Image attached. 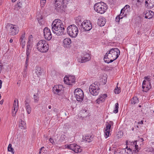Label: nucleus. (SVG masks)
Masks as SVG:
<instances>
[{
    "instance_id": "nucleus-1",
    "label": "nucleus",
    "mask_w": 154,
    "mask_h": 154,
    "mask_svg": "<svg viewBox=\"0 0 154 154\" xmlns=\"http://www.w3.org/2000/svg\"><path fill=\"white\" fill-rule=\"evenodd\" d=\"M120 54L119 49L117 48L111 49L105 55L104 60L105 62L109 63L116 60Z\"/></svg>"
},
{
    "instance_id": "nucleus-2",
    "label": "nucleus",
    "mask_w": 154,
    "mask_h": 154,
    "mask_svg": "<svg viewBox=\"0 0 154 154\" xmlns=\"http://www.w3.org/2000/svg\"><path fill=\"white\" fill-rule=\"evenodd\" d=\"M52 27L53 32L57 35H61L64 34V26L60 20H55L52 24Z\"/></svg>"
},
{
    "instance_id": "nucleus-3",
    "label": "nucleus",
    "mask_w": 154,
    "mask_h": 154,
    "mask_svg": "<svg viewBox=\"0 0 154 154\" xmlns=\"http://www.w3.org/2000/svg\"><path fill=\"white\" fill-rule=\"evenodd\" d=\"M94 8L96 11L101 14L104 13L108 8L107 5L103 2L96 3Z\"/></svg>"
},
{
    "instance_id": "nucleus-4",
    "label": "nucleus",
    "mask_w": 154,
    "mask_h": 154,
    "mask_svg": "<svg viewBox=\"0 0 154 154\" xmlns=\"http://www.w3.org/2000/svg\"><path fill=\"white\" fill-rule=\"evenodd\" d=\"M6 28L8 31V34L10 35L14 36L17 34L19 31V28L16 25L8 23Z\"/></svg>"
},
{
    "instance_id": "nucleus-5",
    "label": "nucleus",
    "mask_w": 154,
    "mask_h": 154,
    "mask_svg": "<svg viewBox=\"0 0 154 154\" xmlns=\"http://www.w3.org/2000/svg\"><path fill=\"white\" fill-rule=\"evenodd\" d=\"M49 46L46 41L44 40L38 42L37 45L38 50L41 52H46L49 49Z\"/></svg>"
},
{
    "instance_id": "nucleus-6",
    "label": "nucleus",
    "mask_w": 154,
    "mask_h": 154,
    "mask_svg": "<svg viewBox=\"0 0 154 154\" xmlns=\"http://www.w3.org/2000/svg\"><path fill=\"white\" fill-rule=\"evenodd\" d=\"M67 31L68 34L72 38L76 37L79 32L77 27L74 24L69 26L67 28Z\"/></svg>"
},
{
    "instance_id": "nucleus-7",
    "label": "nucleus",
    "mask_w": 154,
    "mask_h": 154,
    "mask_svg": "<svg viewBox=\"0 0 154 154\" xmlns=\"http://www.w3.org/2000/svg\"><path fill=\"white\" fill-rule=\"evenodd\" d=\"M99 84L97 83H95L91 85L89 88V91L90 93L94 96H96L99 93L100 88L99 87Z\"/></svg>"
},
{
    "instance_id": "nucleus-8",
    "label": "nucleus",
    "mask_w": 154,
    "mask_h": 154,
    "mask_svg": "<svg viewBox=\"0 0 154 154\" xmlns=\"http://www.w3.org/2000/svg\"><path fill=\"white\" fill-rule=\"evenodd\" d=\"M75 97L78 101H81L83 100L84 93L82 91L80 88L76 89L74 92Z\"/></svg>"
},
{
    "instance_id": "nucleus-9",
    "label": "nucleus",
    "mask_w": 154,
    "mask_h": 154,
    "mask_svg": "<svg viewBox=\"0 0 154 154\" xmlns=\"http://www.w3.org/2000/svg\"><path fill=\"white\" fill-rule=\"evenodd\" d=\"M75 81V77L74 76L69 75V76H65L64 78V82L69 85H71L72 83H74Z\"/></svg>"
},
{
    "instance_id": "nucleus-10",
    "label": "nucleus",
    "mask_w": 154,
    "mask_h": 154,
    "mask_svg": "<svg viewBox=\"0 0 154 154\" xmlns=\"http://www.w3.org/2000/svg\"><path fill=\"white\" fill-rule=\"evenodd\" d=\"M63 88L62 85L55 86L53 88V92L55 94L60 95L63 92Z\"/></svg>"
},
{
    "instance_id": "nucleus-11",
    "label": "nucleus",
    "mask_w": 154,
    "mask_h": 154,
    "mask_svg": "<svg viewBox=\"0 0 154 154\" xmlns=\"http://www.w3.org/2000/svg\"><path fill=\"white\" fill-rule=\"evenodd\" d=\"M45 38L48 40L51 39L52 38L51 34L50 29L47 27H45L44 29Z\"/></svg>"
},
{
    "instance_id": "nucleus-12",
    "label": "nucleus",
    "mask_w": 154,
    "mask_h": 154,
    "mask_svg": "<svg viewBox=\"0 0 154 154\" xmlns=\"http://www.w3.org/2000/svg\"><path fill=\"white\" fill-rule=\"evenodd\" d=\"M113 124V122L112 121H110L109 123H106V128H104V132L105 136L107 137L106 138L109 136L111 125L112 126Z\"/></svg>"
},
{
    "instance_id": "nucleus-13",
    "label": "nucleus",
    "mask_w": 154,
    "mask_h": 154,
    "mask_svg": "<svg viewBox=\"0 0 154 154\" xmlns=\"http://www.w3.org/2000/svg\"><path fill=\"white\" fill-rule=\"evenodd\" d=\"M151 88L150 82L149 81H143L142 85L143 91L147 92Z\"/></svg>"
},
{
    "instance_id": "nucleus-14",
    "label": "nucleus",
    "mask_w": 154,
    "mask_h": 154,
    "mask_svg": "<svg viewBox=\"0 0 154 154\" xmlns=\"http://www.w3.org/2000/svg\"><path fill=\"white\" fill-rule=\"evenodd\" d=\"M145 5L148 8H152L154 6V0H146Z\"/></svg>"
},
{
    "instance_id": "nucleus-15",
    "label": "nucleus",
    "mask_w": 154,
    "mask_h": 154,
    "mask_svg": "<svg viewBox=\"0 0 154 154\" xmlns=\"http://www.w3.org/2000/svg\"><path fill=\"white\" fill-rule=\"evenodd\" d=\"M25 33L24 32L20 36V45L22 46L23 48L26 44L25 41Z\"/></svg>"
},
{
    "instance_id": "nucleus-16",
    "label": "nucleus",
    "mask_w": 154,
    "mask_h": 154,
    "mask_svg": "<svg viewBox=\"0 0 154 154\" xmlns=\"http://www.w3.org/2000/svg\"><path fill=\"white\" fill-rule=\"evenodd\" d=\"M107 97V96L106 94L100 95V97L96 101V103L99 104L100 103L103 102L104 101L105 99Z\"/></svg>"
},
{
    "instance_id": "nucleus-17",
    "label": "nucleus",
    "mask_w": 154,
    "mask_h": 154,
    "mask_svg": "<svg viewBox=\"0 0 154 154\" xmlns=\"http://www.w3.org/2000/svg\"><path fill=\"white\" fill-rule=\"evenodd\" d=\"M154 15V13L151 11H148L146 12L145 14V17L146 18H151Z\"/></svg>"
},
{
    "instance_id": "nucleus-18",
    "label": "nucleus",
    "mask_w": 154,
    "mask_h": 154,
    "mask_svg": "<svg viewBox=\"0 0 154 154\" xmlns=\"http://www.w3.org/2000/svg\"><path fill=\"white\" fill-rule=\"evenodd\" d=\"M71 43V39L69 38H66L63 41V43L64 47H69Z\"/></svg>"
},
{
    "instance_id": "nucleus-19",
    "label": "nucleus",
    "mask_w": 154,
    "mask_h": 154,
    "mask_svg": "<svg viewBox=\"0 0 154 154\" xmlns=\"http://www.w3.org/2000/svg\"><path fill=\"white\" fill-rule=\"evenodd\" d=\"M106 23L105 19L103 17H100L98 20L97 23L100 26H103Z\"/></svg>"
},
{
    "instance_id": "nucleus-20",
    "label": "nucleus",
    "mask_w": 154,
    "mask_h": 154,
    "mask_svg": "<svg viewBox=\"0 0 154 154\" xmlns=\"http://www.w3.org/2000/svg\"><path fill=\"white\" fill-rule=\"evenodd\" d=\"M55 6L56 8V9H57V10H58L59 9L62 11H64L66 7L65 5H63L62 3H57V4H55Z\"/></svg>"
},
{
    "instance_id": "nucleus-21",
    "label": "nucleus",
    "mask_w": 154,
    "mask_h": 154,
    "mask_svg": "<svg viewBox=\"0 0 154 154\" xmlns=\"http://www.w3.org/2000/svg\"><path fill=\"white\" fill-rule=\"evenodd\" d=\"M23 2L22 1H19L15 5L14 8V10L18 11L22 7Z\"/></svg>"
},
{
    "instance_id": "nucleus-22",
    "label": "nucleus",
    "mask_w": 154,
    "mask_h": 154,
    "mask_svg": "<svg viewBox=\"0 0 154 154\" xmlns=\"http://www.w3.org/2000/svg\"><path fill=\"white\" fill-rule=\"evenodd\" d=\"M86 20H85L82 23H81V28L82 30L83 31H85L87 30Z\"/></svg>"
},
{
    "instance_id": "nucleus-23",
    "label": "nucleus",
    "mask_w": 154,
    "mask_h": 154,
    "mask_svg": "<svg viewBox=\"0 0 154 154\" xmlns=\"http://www.w3.org/2000/svg\"><path fill=\"white\" fill-rule=\"evenodd\" d=\"M19 127L21 129L25 128L26 127V123L25 121L22 120L21 119L19 121Z\"/></svg>"
},
{
    "instance_id": "nucleus-24",
    "label": "nucleus",
    "mask_w": 154,
    "mask_h": 154,
    "mask_svg": "<svg viewBox=\"0 0 154 154\" xmlns=\"http://www.w3.org/2000/svg\"><path fill=\"white\" fill-rule=\"evenodd\" d=\"M73 151L76 153H78L82 151L81 149H80V147L79 146L77 145L76 144V146L74 147Z\"/></svg>"
},
{
    "instance_id": "nucleus-25",
    "label": "nucleus",
    "mask_w": 154,
    "mask_h": 154,
    "mask_svg": "<svg viewBox=\"0 0 154 154\" xmlns=\"http://www.w3.org/2000/svg\"><path fill=\"white\" fill-rule=\"evenodd\" d=\"M131 101L132 104H135L138 103L139 100L137 96H135L131 99Z\"/></svg>"
},
{
    "instance_id": "nucleus-26",
    "label": "nucleus",
    "mask_w": 154,
    "mask_h": 154,
    "mask_svg": "<svg viewBox=\"0 0 154 154\" xmlns=\"http://www.w3.org/2000/svg\"><path fill=\"white\" fill-rule=\"evenodd\" d=\"M75 146L76 144L74 143L69 145H66L65 146L66 148L73 150L74 148H75L74 147Z\"/></svg>"
},
{
    "instance_id": "nucleus-27",
    "label": "nucleus",
    "mask_w": 154,
    "mask_h": 154,
    "mask_svg": "<svg viewBox=\"0 0 154 154\" xmlns=\"http://www.w3.org/2000/svg\"><path fill=\"white\" fill-rule=\"evenodd\" d=\"M30 45L29 44H27L26 51V54L27 56H29L31 52V49H30Z\"/></svg>"
},
{
    "instance_id": "nucleus-28",
    "label": "nucleus",
    "mask_w": 154,
    "mask_h": 154,
    "mask_svg": "<svg viewBox=\"0 0 154 154\" xmlns=\"http://www.w3.org/2000/svg\"><path fill=\"white\" fill-rule=\"evenodd\" d=\"M8 150L9 152H11V153L13 154H14V151L12 147V145L10 143L9 144L8 146Z\"/></svg>"
},
{
    "instance_id": "nucleus-29",
    "label": "nucleus",
    "mask_w": 154,
    "mask_h": 154,
    "mask_svg": "<svg viewBox=\"0 0 154 154\" xmlns=\"http://www.w3.org/2000/svg\"><path fill=\"white\" fill-rule=\"evenodd\" d=\"M79 62L83 63L87 61V57H82L80 59H79L78 60Z\"/></svg>"
},
{
    "instance_id": "nucleus-30",
    "label": "nucleus",
    "mask_w": 154,
    "mask_h": 154,
    "mask_svg": "<svg viewBox=\"0 0 154 154\" xmlns=\"http://www.w3.org/2000/svg\"><path fill=\"white\" fill-rule=\"evenodd\" d=\"M119 109V104L118 103H116L115 104V107L114 109L113 110V112L114 113H116L118 112Z\"/></svg>"
},
{
    "instance_id": "nucleus-31",
    "label": "nucleus",
    "mask_w": 154,
    "mask_h": 154,
    "mask_svg": "<svg viewBox=\"0 0 154 154\" xmlns=\"http://www.w3.org/2000/svg\"><path fill=\"white\" fill-rule=\"evenodd\" d=\"M76 22L78 23V25H79L81 23V17L79 16L76 17L75 19Z\"/></svg>"
},
{
    "instance_id": "nucleus-32",
    "label": "nucleus",
    "mask_w": 154,
    "mask_h": 154,
    "mask_svg": "<svg viewBox=\"0 0 154 154\" xmlns=\"http://www.w3.org/2000/svg\"><path fill=\"white\" fill-rule=\"evenodd\" d=\"M37 69H36L35 72L37 74L38 77H39L41 75V72L39 71H40V69L39 67H37Z\"/></svg>"
},
{
    "instance_id": "nucleus-33",
    "label": "nucleus",
    "mask_w": 154,
    "mask_h": 154,
    "mask_svg": "<svg viewBox=\"0 0 154 154\" xmlns=\"http://www.w3.org/2000/svg\"><path fill=\"white\" fill-rule=\"evenodd\" d=\"M124 151L125 152V153H126V150L124 149H122L121 151H120V150H117L115 152L114 154H122Z\"/></svg>"
},
{
    "instance_id": "nucleus-34",
    "label": "nucleus",
    "mask_w": 154,
    "mask_h": 154,
    "mask_svg": "<svg viewBox=\"0 0 154 154\" xmlns=\"http://www.w3.org/2000/svg\"><path fill=\"white\" fill-rule=\"evenodd\" d=\"M33 99L34 102L35 103H38L39 101V97L35 94H34L33 95Z\"/></svg>"
},
{
    "instance_id": "nucleus-35",
    "label": "nucleus",
    "mask_w": 154,
    "mask_h": 154,
    "mask_svg": "<svg viewBox=\"0 0 154 154\" xmlns=\"http://www.w3.org/2000/svg\"><path fill=\"white\" fill-rule=\"evenodd\" d=\"M91 52L88 51H87V61L90 60L91 58Z\"/></svg>"
},
{
    "instance_id": "nucleus-36",
    "label": "nucleus",
    "mask_w": 154,
    "mask_h": 154,
    "mask_svg": "<svg viewBox=\"0 0 154 154\" xmlns=\"http://www.w3.org/2000/svg\"><path fill=\"white\" fill-rule=\"evenodd\" d=\"M27 69L26 68H25L23 71V76L24 77H26L27 76Z\"/></svg>"
},
{
    "instance_id": "nucleus-37",
    "label": "nucleus",
    "mask_w": 154,
    "mask_h": 154,
    "mask_svg": "<svg viewBox=\"0 0 154 154\" xmlns=\"http://www.w3.org/2000/svg\"><path fill=\"white\" fill-rule=\"evenodd\" d=\"M121 16V14H120L119 15L117 16L116 18L115 21L116 22L118 23H119V21L120 19H122L123 18V17H120V16Z\"/></svg>"
},
{
    "instance_id": "nucleus-38",
    "label": "nucleus",
    "mask_w": 154,
    "mask_h": 154,
    "mask_svg": "<svg viewBox=\"0 0 154 154\" xmlns=\"http://www.w3.org/2000/svg\"><path fill=\"white\" fill-rule=\"evenodd\" d=\"M133 144H134L135 145V150H134V151L135 152V153L137 152H138V145H137V142L136 141H135L133 143ZM134 151V150H133Z\"/></svg>"
},
{
    "instance_id": "nucleus-39",
    "label": "nucleus",
    "mask_w": 154,
    "mask_h": 154,
    "mask_svg": "<svg viewBox=\"0 0 154 154\" xmlns=\"http://www.w3.org/2000/svg\"><path fill=\"white\" fill-rule=\"evenodd\" d=\"M87 110L85 109L83 110H82V111L81 112V115L82 116L81 117H83L84 118H85L87 117V116L86 115H85L84 114L86 112Z\"/></svg>"
},
{
    "instance_id": "nucleus-40",
    "label": "nucleus",
    "mask_w": 154,
    "mask_h": 154,
    "mask_svg": "<svg viewBox=\"0 0 154 154\" xmlns=\"http://www.w3.org/2000/svg\"><path fill=\"white\" fill-rule=\"evenodd\" d=\"M26 111L28 114H29L31 112V108L30 106H28L27 107H26Z\"/></svg>"
},
{
    "instance_id": "nucleus-41",
    "label": "nucleus",
    "mask_w": 154,
    "mask_h": 154,
    "mask_svg": "<svg viewBox=\"0 0 154 154\" xmlns=\"http://www.w3.org/2000/svg\"><path fill=\"white\" fill-rule=\"evenodd\" d=\"M92 139L93 137L91 135L89 137L88 136H87V142L90 143L92 141Z\"/></svg>"
},
{
    "instance_id": "nucleus-42",
    "label": "nucleus",
    "mask_w": 154,
    "mask_h": 154,
    "mask_svg": "<svg viewBox=\"0 0 154 154\" xmlns=\"http://www.w3.org/2000/svg\"><path fill=\"white\" fill-rule=\"evenodd\" d=\"M46 2V0H41L40 4L41 6L43 7Z\"/></svg>"
},
{
    "instance_id": "nucleus-43",
    "label": "nucleus",
    "mask_w": 154,
    "mask_h": 154,
    "mask_svg": "<svg viewBox=\"0 0 154 154\" xmlns=\"http://www.w3.org/2000/svg\"><path fill=\"white\" fill-rule=\"evenodd\" d=\"M89 25H87V31L90 30L92 28V25L90 22H89Z\"/></svg>"
},
{
    "instance_id": "nucleus-44",
    "label": "nucleus",
    "mask_w": 154,
    "mask_h": 154,
    "mask_svg": "<svg viewBox=\"0 0 154 154\" xmlns=\"http://www.w3.org/2000/svg\"><path fill=\"white\" fill-rule=\"evenodd\" d=\"M55 2V5L57 4V3H61L63 2V0H54Z\"/></svg>"
},
{
    "instance_id": "nucleus-45",
    "label": "nucleus",
    "mask_w": 154,
    "mask_h": 154,
    "mask_svg": "<svg viewBox=\"0 0 154 154\" xmlns=\"http://www.w3.org/2000/svg\"><path fill=\"white\" fill-rule=\"evenodd\" d=\"M17 110V108H15L14 107V109L12 110V113H14V115H15Z\"/></svg>"
},
{
    "instance_id": "nucleus-46",
    "label": "nucleus",
    "mask_w": 154,
    "mask_h": 154,
    "mask_svg": "<svg viewBox=\"0 0 154 154\" xmlns=\"http://www.w3.org/2000/svg\"><path fill=\"white\" fill-rule=\"evenodd\" d=\"M121 92V90L120 89H115V92L116 94H118L119 93Z\"/></svg>"
},
{
    "instance_id": "nucleus-47",
    "label": "nucleus",
    "mask_w": 154,
    "mask_h": 154,
    "mask_svg": "<svg viewBox=\"0 0 154 154\" xmlns=\"http://www.w3.org/2000/svg\"><path fill=\"white\" fill-rule=\"evenodd\" d=\"M49 140L50 141V142L52 143V144H54L55 143L54 141V140H53V139L51 138H50L49 139Z\"/></svg>"
},
{
    "instance_id": "nucleus-48",
    "label": "nucleus",
    "mask_w": 154,
    "mask_h": 154,
    "mask_svg": "<svg viewBox=\"0 0 154 154\" xmlns=\"http://www.w3.org/2000/svg\"><path fill=\"white\" fill-rule=\"evenodd\" d=\"M18 101H17V103H14V107L15 108H17L18 107Z\"/></svg>"
},
{
    "instance_id": "nucleus-49",
    "label": "nucleus",
    "mask_w": 154,
    "mask_h": 154,
    "mask_svg": "<svg viewBox=\"0 0 154 154\" xmlns=\"http://www.w3.org/2000/svg\"><path fill=\"white\" fill-rule=\"evenodd\" d=\"M29 56H27V57L26 59V62H25V65H27V63L28 62V60L29 59Z\"/></svg>"
},
{
    "instance_id": "nucleus-50",
    "label": "nucleus",
    "mask_w": 154,
    "mask_h": 154,
    "mask_svg": "<svg viewBox=\"0 0 154 154\" xmlns=\"http://www.w3.org/2000/svg\"><path fill=\"white\" fill-rule=\"evenodd\" d=\"M137 2L138 3H139V4H141V3H142L144 0H136Z\"/></svg>"
},
{
    "instance_id": "nucleus-51",
    "label": "nucleus",
    "mask_w": 154,
    "mask_h": 154,
    "mask_svg": "<svg viewBox=\"0 0 154 154\" xmlns=\"http://www.w3.org/2000/svg\"><path fill=\"white\" fill-rule=\"evenodd\" d=\"M25 105L26 106V107H27L28 106H30L29 102H27L26 101H25Z\"/></svg>"
},
{
    "instance_id": "nucleus-52",
    "label": "nucleus",
    "mask_w": 154,
    "mask_h": 154,
    "mask_svg": "<svg viewBox=\"0 0 154 154\" xmlns=\"http://www.w3.org/2000/svg\"><path fill=\"white\" fill-rule=\"evenodd\" d=\"M65 135L64 134H62L61 135V138L62 139V140H63V139H65Z\"/></svg>"
},
{
    "instance_id": "nucleus-53",
    "label": "nucleus",
    "mask_w": 154,
    "mask_h": 154,
    "mask_svg": "<svg viewBox=\"0 0 154 154\" xmlns=\"http://www.w3.org/2000/svg\"><path fill=\"white\" fill-rule=\"evenodd\" d=\"M86 136H85V137H84V136H83V137H82V140L83 141L85 140L86 141H87V140H86Z\"/></svg>"
},
{
    "instance_id": "nucleus-54",
    "label": "nucleus",
    "mask_w": 154,
    "mask_h": 154,
    "mask_svg": "<svg viewBox=\"0 0 154 154\" xmlns=\"http://www.w3.org/2000/svg\"><path fill=\"white\" fill-rule=\"evenodd\" d=\"M3 66V65H0V74L2 72V68Z\"/></svg>"
},
{
    "instance_id": "nucleus-55",
    "label": "nucleus",
    "mask_w": 154,
    "mask_h": 154,
    "mask_svg": "<svg viewBox=\"0 0 154 154\" xmlns=\"http://www.w3.org/2000/svg\"><path fill=\"white\" fill-rule=\"evenodd\" d=\"M130 7V6L128 5H125V7L124 8H123V9H125V8H126V9H127L128 8H129Z\"/></svg>"
},
{
    "instance_id": "nucleus-56",
    "label": "nucleus",
    "mask_w": 154,
    "mask_h": 154,
    "mask_svg": "<svg viewBox=\"0 0 154 154\" xmlns=\"http://www.w3.org/2000/svg\"><path fill=\"white\" fill-rule=\"evenodd\" d=\"M2 81L1 80H0V89H1L2 88Z\"/></svg>"
},
{
    "instance_id": "nucleus-57",
    "label": "nucleus",
    "mask_w": 154,
    "mask_h": 154,
    "mask_svg": "<svg viewBox=\"0 0 154 154\" xmlns=\"http://www.w3.org/2000/svg\"><path fill=\"white\" fill-rule=\"evenodd\" d=\"M124 11L123 9H122L121 11V12L120 14H121V16H122V15L124 13H122V11Z\"/></svg>"
},
{
    "instance_id": "nucleus-58",
    "label": "nucleus",
    "mask_w": 154,
    "mask_h": 154,
    "mask_svg": "<svg viewBox=\"0 0 154 154\" xmlns=\"http://www.w3.org/2000/svg\"><path fill=\"white\" fill-rule=\"evenodd\" d=\"M3 102H4V100H2L0 101V104L1 105L3 103Z\"/></svg>"
},
{
    "instance_id": "nucleus-59",
    "label": "nucleus",
    "mask_w": 154,
    "mask_h": 154,
    "mask_svg": "<svg viewBox=\"0 0 154 154\" xmlns=\"http://www.w3.org/2000/svg\"><path fill=\"white\" fill-rule=\"evenodd\" d=\"M93 0H87V3H90L91 2H92Z\"/></svg>"
},
{
    "instance_id": "nucleus-60",
    "label": "nucleus",
    "mask_w": 154,
    "mask_h": 154,
    "mask_svg": "<svg viewBox=\"0 0 154 154\" xmlns=\"http://www.w3.org/2000/svg\"><path fill=\"white\" fill-rule=\"evenodd\" d=\"M146 81H149V78H148V77H146Z\"/></svg>"
},
{
    "instance_id": "nucleus-61",
    "label": "nucleus",
    "mask_w": 154,
    "mask_h": 154,
    "mask_svg": "<svg viewBox=\"0 0 154 154\" xmlns=\"http://www.w3.org/2000/svg\"><path fill=\"white\" fill-rule=\"evenodd\" d=\"M44 148V147H42L41 148V149H40V151H39V154L40 153H41V150H42V149L43 148Z\"/></svg>"
},
{
    "instance_id": "nucleus-62",
    "label": "nucleus",
    "mask_w": 154,
    "mask_h": 154,
    "mask_svg": "<svg viewBox=\"0 0 154 154\" xmlns=\"http://www.w3.org/2000/svg\"><path fill=\"white\" fill-rule=\"evenodd\" d=\"M12 42H13V39L11 38L10 40V41H9L10 42L12 43Z\"/></svg>"
},
{
    "instance_id": "nucleus-63",
    "label": "nucleus",
    "mask_w": 154,
    "mask_h": 154,
    "mask_svg": "<svg viewBox=\"0 0 154 154\" xmlns=\"http://www.w3.org/2000/svg\"><path fill=\"white\" fill-rule=\"evenodd\" d=\"M115 89H120V88L119 87H118L117 86H116V88Z\"/></svg>"
},
{
    "instance_id": "nucleus-64",
    "label": "nucleus",
    "mask_w": 154,
    "mask_h": 154,
    "mask_svg": "<svg viewBox=\"0 0 154 154\" xmlns=\"http://www.w3.org/2000/svg\"><path fill=\"white\" fill-rule=\"evenodd\" d=\"M143 121H140V122L139 123L140 124H143Z\"/></svg>"
}]
</instances>
